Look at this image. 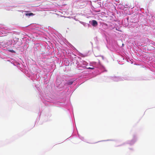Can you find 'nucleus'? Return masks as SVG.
Returning a JSON list of instances; mask_svg holds the SVG:
<instances>
[{"mask_svg":"<svg viewBox=\"0 0 155 155\" xmlns=\"http://www.w3.org/2000/svg\"><path fill=\"white\" fill-rule=\"evenodd\" d=\"M92 25L94 26H96L97 25V22L95 20H93L92 21Z\"/></svg>","mask_w":155,"mask_h":155,"instance_id":"nucleus-1","label":"nucleus"},{"mask_svg":"<svg viewBox=\"0 0 155 155\" xmlns=\"http://www.w3.org/2000/svg\"><path fill=\"white\" fill-rule=\"evenodd\" d=\"M25 15L26 16H34V14L32 13H27L25 14Z\"/></svg>","mask_w":155,"mask_h":155,"instance_id":"nucleus-2","label":"nucleus"},{"mask_svg":"<svg viewBox=\"0 0 155 155\" xmlns=\"http://www.w3.org/2000/svg\"><path fill=\"white\" fill-rule=\"evenodd\" d=\"M73 83V81H69L68 82V85H71Z\"/></svg>","mask_w":155,"mask_h":155,"instance_id":"nucleus-3","label":"nucleus"},{"mask_svg":"<svg viewBox=\"0 0 155 155\" xmlns=\"http://www.w3.org/2000/svg\"><path fill=\"white\" fill-rule=\"evenodd\" d=\"M87 69H94V68H91V67H88L87 68Z\"/></svg>","mask_w":155,"mask_h":155,"instance_id":"nucleus-4","label":"nucleus"},{"mask_svg":"<svg viewBox=\"0 0 155 155\" xmlns=\"http://www.w3.org/2000/svg\"><path fill=\"white\" fill-rule=\"evenodd\" d=\"M10 51L12 52H14V51L13 50H11Z\"/></svg>","mask_w":155,"mask_h":155,"instance_id":"nucleus-5","label":"nucleus"},{"mask_svg":"<svg viewBox=\"0 0 155 155\" xmlns=\"http://www.w3.org/2000/svg\"><path fill=\"white\" fill-rule=\"evenodd\" d=\"M28 12V11H25V12Z\"/></svg>","mask_w":155,"mask_h":155,"instance_id":"nucleus-6","label":"nucleus"},{"mask_svg":"<svg viewBox=\"0 0 155 155\" xmlns=\"http://www.w3.org/2000/svg\"><path fill=\"white\" fill-rule=\"evenodd\" d=\"M84 62L85 63H86V62L85 61H84Z\"/></svg>","mask_w":155,"mask_h":155,"instance_id":"nucleus-7","label":"nucleus"}]
</instances>
